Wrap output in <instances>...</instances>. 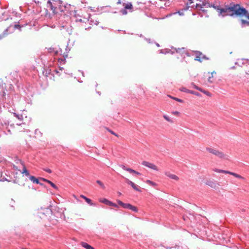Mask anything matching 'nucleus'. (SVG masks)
Listing matches in <instances>:
<instances>
[{
    "label": "nucleus",
    "mask_w": 249,
    "mask_h": 249,
    "mask_svg": "<svg viewBox=\"0 0 249 249\" xmlns=\"http://www.w3.org/2000/svg\"><path fill=\"white\" fill-rule=\"evenodd\" d=\"M219 13L223 16H245L249 19V13L246 9L241 8L239 5H234L233 6L225 7L219 9Z\"/></svg>",
    "instance_id": "1"
},
{
    "label": "nucleus",
    "mask_w": 249,
    "mask_h": 249,
    "mask_svg": "<svg viewBox=\"0 0 249 249\" xmlns=\"http://www.w3.org/2000/svg\"><path fill=\"white\" fill-rule=\"evenodd\" d=\"M61 1L60 0H49L47 1V7L52 10L53 13L55 15L57 13L58 9L61 12L63 11V10L61 9Z\"/></svg>",
    "instance_id": "2"
},
{
    "label": "nucleus",
    "mask_w": 249,
    "mask_h": 249,
    "mask_svg": "<svg viewBox=\"0 0 249 249\" xmlns=\"http://www.w3.org/2000/svg\"><path fill=\"white\" fill-rule=\"evenodd\" d=\"M206 150L209 153L215 155L218 158L222 160H228V156L226 154H224L222 151H220L216 149L211 148V147H207Z\"/></svg>",
    "instance_id": "3"
},
{
    "label": "nucleus",
    "mask_w": 249,
    "mask_h": 249,
    "mask_svg": "<svg viewBox=\"0 0 249 249\" xmlns=\"http://www.w3.org/2000/svg\"><path fill=\"white\" fill-rule=\"evenodd\" d=\"M123 6H124V8L120 10V13L122 15H126L128 14V11L129 12H132L134 11L133 6L132 4L130 2H128L127 3H123Z\"/></svg>",
    "instance_id": "4"
},
{
    "label": "nucleus",
    "mask_w": 249,
    "mask_h": 249,
    "mask_svg": "<svg viewBox=\"0 0 249 249\" xmlns=\"http://www.w3.org/2000/svg\"><path fill=\"white\" fill-rule=\"evenodd\" d=\"M142 165L146 166L149 168H150L155 171H159L158 167L152 163L146 161H143L142 162Z\"/></svg>",
    "instance_id": "5"
},
{
    "label": "nucleus",
    "mask_w": 249,
    "mask_h": 249,
    "mask_svg": "<svg viewBox=\"0 0 249 249\" xmlns=\"http://www.w3.org/2000/svg\"><path fill=\"white\" fill-rule=\"evenodd\" d=\"M208 58L206 57L205 55H203L200 52H196V57L195 60L196 61H198L199 62H202L203 60L207 59Z\"/></svg>",
    "instance_id": "6"
},
{
    "label": "nucleus",
    "mask_w": 249,
    "mask_h": 249,
    "mask_svg": "<svg viewBox=\"0 0 249 249\" xmlns=\"http://www.w3.org/2000/svg\"><path fill=\"white\" fill-rule=\"evenodd\" d=\"M176 51L177 53H179L182 56L185 57V55L189 56V53L185 48L176 49Z\"/></svg>",
    "instance_id": "7"
},
{
    "label": "nucleus",
    "mask_w": 249,
    "mask_h": 249,
    "mask_svg": "<svg viewBox=\"0 0 249 249\" xmlns=\"http://www.w3.org/2000/svg\"><path fill=\"white\" fill-rule=\"evenodd\" d=\"M165 175L171 179L178 180L179 178L175 174H172L170 171H165L164 173Z\"/></svg>",
    "instance_id": "8"
},
{
    "label": "nucleus",
    "mask_w": 249,
    "mask_h": 249,
    "mask_svg": "<svg viewBox=\"0 0 249 249\" xmlns=\"http://www.w3.org/2000/svg\"><path fill=\"white\" fill-rule=\"evenodd\" d=\"M192 85L194 89L199 90L200 91L204 93L205 94H206V95H207L208 96H211V94L209 91L203 89H201V88L198 87V86H196L194 83H192Z\"/></svg>",
    "instance_id": "9"
},
{
    "label": "nucleus",
    "mask_w": 249,
    "mask_h": 249,
    "mask_svg": "<svg viewBox=\"0 0 249 249\" xmlns=\"http://www.w3.org/2000/svg\"><path fill=\"white\" fill-rule=\"evenodd\" d=\"M74 20L76 22H85V21H87V18H84L83 19H82L81 18V17L79 16V15H74Z\"/></svg>",
    "instance_id": "10"
},
{
    "label": "nucleus",
    "mask_w": 249,
    "mask_h": 249,
    "mask_svg": "<svg viewBox=\"0 0 249 249\" xmlns=\"http://www.w3.org/2000/svg\"><path fill=\"white\" fill-rule=\"evenodd\" d=\"M29 178H30V180L32 182H33V183H36V184H40V185H42V184L40 183V182L39 181V178H37L33 176H30Z\"/></svg>",
    "instance_id": "11"
},
{
    "label": "nucleus",
    "mask_w": 249,
    "mask_h": 249,
    "mask_svg": "<svg viewBox=\"0 0 249 249\" xmlns=\"http://www.w3.org/2000/svg\"><path fill=\"white\" fill-rule=\"evenodd\" d=\"M117 203H118V204L119 205L121 206L124 208H125V209H128L129 208V206L130 205V204H129V203H124L122 201H121L120 200H117Z\"/></svg>",
    "instance_id": "12"
},
{
    "label": "nucleus",
    "mask_w": 249,
    "mask_h": 249,
    "mask_svg": "<svg viewBox=\"0 0 249 249\" xmlns=\"http://www.w3.org/2000/svg\"><path fill=\"white\" fill-rule=\"evenodd\" d=\"M21 164L23 166V170L21 172V173L24 174L26 176L29 177L30 176L29 172L27 170L25 165L22 162H21Z\"/></svg>",
    "instance_id": "13"
},
{
    "label": "nucleus",
    "mask_w": 249,
    "mask_h": 249,
    "mask_svg": "<svg viewBox=\"0 0 249 249\" xmlns=\"http://www.w3.org/2000/svg\"><path fill=\"white\" fill-rule=\"evenodd\" d=\"M80 244L83 248L86 249H95L93 247L86 242H82Z\"/></svg>",
    "instance_id": "14"
},
{
    "label": "nucleus",
    "mask_w": 249,
    "mask_h": 249,
    "mask_svg": "<svg viewBox=\"0 0 249 249\" xmlns=\"http://www.w3.org/2000/svg\"><path fill=\"white\" fill-rule=\"evenodd\" d=\"M227 174H230V175H232L233 176L235 177V178H238L245 179L244 178H243V177H242L240 175L237 174L235 173H233V172H230V171H228Z\"/></svg>",
    "instance_id": "15"
},
{
    "label": "nucleus",
    "mask_w": 249,
    "mask_h": 249,
    "mask_svg": "<svg viewBox=\"0 0 249 249\" xmlns=\"http://www.w3.org/2000/svg\"><path fill=\"white\" fill-rule=\"evenodd\" d=\"M213 171L215 172H216V173H224V174H227V171H226V170H222V169H219L217 168H213Z\"/></svg>",
    "instance_id": "16"
},
{
    "label": "nucleus",
    "mask_w": 249,
    "mask_h": 249,
    "mask_svg": "<svg viewBox=\"0 0 249 249\" xmlns=\"http://www.w3.org/2000/svg\"><path fill=\"white\" fill-rule=\"evenodd\" d=\"M99 201L101 203H104L107 205H109L110 201L107 200L106 198H100Z\"/></svg>",
    "instance_id": "17"
},
{
    "label": "nucleus",
    "mask_w": 249,
    "mask_h": 249,
    "mask_svg": "<svg viewBox=\"0 0 249 249\" xmlns=\"http://www.w3.org/2000/svg\"><path fill=\"white\" fill-rule=\"evenodd\" d=\"M127 171L129 172L130 173H134L138 175H141V173L129 168H127L126 170Z\"/></svg>",
    "instance_id": "18"
},
{
    "label": "nucleus",
    "mask_w": 249,
    "mask_h": 249,
    "mask_svg": "<svg viewBox=\"0 0 249 249\" xmlns=\"http://www.w3.org/2000/svg\"><path fill=\"white\" fill-rule=\"evenodd\" d=\"M127 171L129 172L130 173H134L138 175H141V173L129 168H127L126 170Z\"/></svg>",
    "instance_id": "19"
},
{
    "label": "nucleus",
    "mask_w": 249,
    "mask_h": 249,
    "mask_svg": "<svg viewBox=\"0 0 249 249\" xmlns=\"http://www.w3.org/2000/svg\"><path fill=\"white\" fill-rule=\"evenodd\" d=\"M132 188H133L135 190H136V191H138V192H141V189H140V187L138 185H137L135 184V183H134V184H133V185H132Z\"/></svg>",
    "instance_id": "20"
},
{
    "label": "nucleus",
    "mask_w": 249,
    "mask_h": 249,
    "mask_svg": "<svg viewBox=\"0 0 249 249\" xmlns=\"http://www.w3.org/2000/svg\"><path fill=\"white\" fill-rule=\"evenodd\" d=\"M128 209H130V210H132V211H134L135 212H137L138 211V210L136 207L134 206L131 204H130Z\"/></svg>",
    "instance_id": "21"
},
{
    "label": "nucleus",
    "mask_w": 249,
    "mask_h": 249,
    "mask_svg": "<svg viewBox=\"0 0 249 249\" xmlns=\"http://www.w3.org/2000/svg\"><path fill=\"white\" fill-rule=\"evenodd\" d=\"M145 182L146 183L148 184L149 185H151L152 186H157V184L155 182H154L153 181H151L150 180H146L145 181Z\"/></svg>",
    "instance_id": "22"
},
{
    "label": "nucleus",
    "mask_w": 249,
    "mask_h": 249,
    "mask_svg": "<svg viewBox=\"0 0 249 249\" xmlns=\"http://www.w3.org/2000/svg\"><path fill=\"white\" fill-rule=\"evenodd\" d=\"M163 117L164 119L165 120H166L167 122H170V123L173 122L172 119H171L169 116H168L166 115H164Z\"/></svg>",
    "instance_id": "23"
},
{
    "label": "nucleus",
    "mask_w": 249,
    "mask_h": 249,
    "mask_svg": "<svg viewBox=\"0 0 249 249\" xmlns=\"http://www.w3.org/2000/svg\"><path fill=\"white\" fill-rule=\"evenodd\" d=\"M48 183H49V184H50V185L53 187L54 189H56V190H57L58 189V187H57V186L54 184L53 182H52V181H51L50 180H48Z\"/></svg>",
    "instance_id": "24"
},
{
    "label": "nucleus",
    "mask_w": 249,
    "mask_h": 249,
    "mask_svg": "<svg viewBox=\"0 0 249 249\" xmlns=\"http://www.w3.org/2000/svg\"><path fill=\"white\" fill-rule=\"evenodd\" d=\"M86 202L90 206H95V204L93 203L91 200L89 198H88Z\"/></svg>",
    "instance_id": "25"
},
{
    "label": "nucleus",
    "mask_w": 249,
    "mask_h": 249,
    "mask_svg": "<svg viewBox=\"0 0 249 249\" xmlns=\"http://www.w3.org/2000/svg\"><path fill=\"white\" fill-rule=\"evenodd\" d=\"M125 182H126L127 184H129V185H131V187L132 186L133 184L134 183V182H133L132 181H131V180H130L129 179L126 178H125Z\"/></svg>",
    "instance_id": "26"
},
{
    "label": "nucleus",
    "mask_w": 249,
    "mask_h": 249,
    "mask_svg": "<svg viewBox=\"0 0 249 249\" xmlns=\"http://www.w3.org/2000/svg\"><path fill=\"white\" fill-rule=\"evenodd\" d=\"M190 93L192 94L195 95H196L197 96H201L200 94L198 92H196V91H194L191 90H190Z\"/></svg>",
    "instance_id": "27"
},
{
    "label": "nucleus",
    "mask_w": 249,
    "mask_h": 249,
    "mask_svg": "<svg viewBox=\"0 0 249 249\" xmlns=\"http://www.w3.org/2000/svg\"><path fill=\"white\" fill-rule=\"evenodd\" d=\"M213 73H215V72L214 71H213V72L211 73V76L209 77L208 81L210 83H213Z\"/></svg>",
    "instance_id": "28"
},
{
    "label": "nucleus",
    "mask_w": 249,
    "mask_h": 249,
    "mask_svg": "<svg viewBox=\"0 0 249 249\" xmlns=\"http://www.w3.org/2000/svg\"><path fill=\"white\" fill-rule=\"evenodd\" d=\"M180 90L181 91H183V92H186V93H190V90L189 89H187L186 88H181Z\"/></svg>",
    "instance_id": "29"
},
{
    "label": "nucleus",
    "mask_w": 249,
    "mask_h": 249,
    "mask_svg": "<svg viewBox=\"0 0 249 249\" xmlns=\"http://www.w3.org/2000/svg\"><path fill=\"white\" fill-rule=\"evenodd\" d=\"M169 97H170V98H172L173 99L178 102H180V103H182L183 102V101L180 99H179V98H176V97H172L170 95L168 96Z\"/></svg>",
    "instance_id": "30"
},
{
    "label": "nucleus",
    "mask_w": 249,
    "mask_h": 249,
    "mask_svg": "<svg viewBox=\"0 0 249 249\" xmlns=\"http://www.w3.org/2000/svg\"><path fill=\"white\" fill-rule=\"evenodd\" d=\"M96 182L103 189L105 188L104 184L100 180H97Z\"/></svg>",
    "instance_id": "31"
},
{
    "label": "nucleus",
    "mask_w": 249,
    "mask_h": 249,
    "mask_svg": "<svg viewBox=\"0 0 249 249\" xmlns=\"http://www.w3.org/2000/svg\"><path fill=\"white\" fill-rule=\"evenodd\" d=\"M241 23H242V25H244L245 24H247L248 25H249V22L246 21V20H245L244 19H242L241 20Z\"/></svg>",
    "instance_id": "32"
},
{
    "label": "nucleus",
    "mask_w": 249,
    "mask_h": 249,
    "mask_svg": "<svg viewBox=\"0 0 249 249\" xmlns=\"http://www.w3.org/2000/svg\"><path fill=\"white\" fill-rule=\"evenodd\" d=\"M109 206H113V207H116V208H118V205L116 204H115L114 203H113L111 201L110 202Z\"/></svg>",
    "instance_id": "33"
},
{
    "label": "nucleus",
    "mask_w": 249,
    "mask_h": 249,
    "mask_svg": "<svg viewBox=\"0 0 249 249\" xmlns=\"http://www.w3.org/2000/svg\"><path fill=\"white\" fill-rule=\"evenodd\" d=\"M172 114L176 115V116H178L179 114V112L178 111H173L172 112Z\"/></svg>",
    "instance_id": "34"
},
{
    "label": "nucleus",
    "mask_w": 249,
    "mask_h": 249,
    "mask_svg": "<svg viewBox=\"0 0 249 249\" xmlns=\"http://www.w3.org/2000/svg\"><path fill=\"white\" fill-rule=\"evenodd\" d=\"M39 180H42L44 182H48V179H46V178H39Z\"/></svg>",
    "instance_id": "35"
},
{
    "label": "nucleus",
    "mask_w": 249,
    "mask_h": 249,
    "mask_svg": "<svg viewBox=\"0 0 249 249\" xmlns=\"http://www.w3.org/2000/svg\"><path fill=\"white\" fill-rule=\"evenodd\" d=\"M80 197L81 198H83L85 201H86L87 200V199L88 198V197H87L86 196H85L83 195H81L80 196Z\"/></svg>",
    "instance_id": "36"
},
{
    "label": "nucleus",
    "mask_w": 249,
    "mask_h": 249,
    "mask_svg": "<svg viewBox=\"0 0 249 249\" xmlns=\"http://www.w3.org/2000/svg\"><path fill=\"white\" fill-rule=\"evenodd\" d=\"M80 197L81 198H83L85 201H86L87 200V199L88 198V197H87L86 196H85L83 195H81L80 196Z\"/></svg>",
    "instance_id": "37"
},
{
    "label": "nucleus",
    "mask_w": 249,
    "mask_h": 249,
    "mask_svg": "<svg viewBox=\"0 0 249 249\" xmlns=\"http://www.w3.org/2000/svg\"><path fill=\"white\" fill-rule=\"evenodd\" d=\"M44 171H45L46 172H47L48 173H52V170L50 169H44Z\"/></svg>",
    "instance_id": "38"
},
{
    "label": "nucleus",
    "mask_w": 249,
    "mask_h": 249,
    "mask_svg": "<svg viewBox=\"0 0 249 249\" xmlns=\"http://www.w3.org/2000/svg\"><path fill=\"white\" fill-rule=\"evenodd\" d=\"M15 116L19 120L22 119V116H19L18 115H17L16 114H15Z\"/></svg>",
    "instance_id": "39"
},
{
    "label": "nucleus",
    "mask_w": 249,
    "mask_h": 249,
    "mask_svg": "<svg viewBox=\"0 0 249 249\" xmlns=\"http://www.w3.org/2000/svg\"><path fill=\"white\" fill-rule=\"evenodd\" d=\"M121 167H122V168L123 170H125V171L126 170L127 167L125 166L124 165H121Z\"/></svg>",
    "instance_id": "40"
},
{
    "label": "nucleus",
    "mask_w": 249,
    "mask_h": 249,
    "mask_svg": "<svg viewBox=\"0 0 249 249\" xmlns=\"http://www.w3.org/2000/svg\"><path fill=\"white\" fill-rule=\"evenodd\" d=\"M122 4L121 0H118L117 2V4Z\"/></svg>",
    "instance_id": "41"
},
{
    "label": "nucleus",
    "mask_w": 249,
    "mask_h": 249,
    "mask_svg": "<svg viewBox=\"0 0 249 249\" xmlns=\"http://www.w3.org/2000/svg\"><path fill=\"white\" fill-rule=\"evenodd\" d=\"M0 181H4L5 180H7V179L6 178H0Z\"/></svg>",
    "instance_id": "42"
},
{
    "label": "nucleus",
    "mask_w": 249,
    "mask_h": 249,
    "mask_svg": "<svg viewBox=\"0 0 249 249\" xmlns=\"http://www.w3.org/2000/svg\"><path fill=\"white\" fill-rule=\"evenodd\" d=\"M90 28H91V27H90V26H89V27H88V28H85V30H89V29H90Z\"/></svg>",
    "instance_id": "43"
},
{
    "label": "nucleus",
    "mask_w": 249,
    "mask_h": 249,
    "mask_svg": "<svg viewBox=\"0 0 249 249\" xmlns=\"http://www.w3.org/2000/svg\"><path fill=\"white\" fill-rule=\"evenodd\" d=\"M110 132H111V134L116 135V134L113 131H110Z\"/></svg>",
    "instance_id": "44"
},
{
    "label": "nucleus",
    "mask_w": 249,
    "mask_h": 249,
    "mask_svg": "<svg viewBox=\"0 0 249 249\" xmlns=\"http://www.w3.org/2000/svg\"><path fill=\"white\" fill-rule=\"evenodd\" d=\"M65 16H66L65 15H61V17H64V18Z\"/></svg>",
    "instance_id": "45"
},
{
    "label": "nucleus",
    "mask_w": 249,
    "mask_h": 249,
    "mask_svg": "<svg viewBox=\"0 0 249 249\" xmlns=\"http://www.w3.org/2000/svg\"><path fill=\"white\" fill-rule=\"evenodd\" d=\"M14 168L15 169L17 170V167H16L15 166H14Z\"/></svg>",
    "instance_id": "46"
},
{
    "label": "nucleus",
    "mask_w": 249,
    "mask_h": 249,
    "mask_svg": "<svg viewBox=\"0 0 249 249\" xmlns=\"http://www.w3.org/2000/svg\"><path fill=\"white\" fill-rule=\"evenodd\" d=\"M75 198V199H77L76 197L75 196H73Z\"/></svg>",
    "instance_id": "47"
},
{
    "label": "nucleus",
    "mask_w": 249,
    "mask_h": 249,
    "mask_svg": "<svg viewBox=\"0 0 249 249\" xmlns=\"http://www.w3.org/2000/svg\"><path fill=\"white\" fill-rule=\"evenodd\" d=\"M17 125H21V124H17Z\"/></svg>",
    "instance_id": "48"
},
{
    "label": "nucleus",
    "mask_w": 249,
    "mask_h": 249,
    "mask_svg": "<svg viewBox=\"0 0 249 249\" xmlns=\"http://www.w3.org/2000/svg\"><path fill=\"white\" fill-rule=\"evenodd\" d=\"M65 25H63V26H62V27H63V28H64V27H65Z\"/></svg>",
    "instance_id": "49"
},
{
    "label": "nucleus",
    "mask_w": 249,
    "mask_h": 249,
    "mask_svg": "<svg viewBox=\"0 0 249 249\" xmlns=\"http://www.w3.org/2000/svg\"><path fill=\"white\" fill-rule=\"evenodd\" d=\"M97 22V23H96L95 24H96V25H98V22Z\"/></svg>",
    "instance_id": "50"
}]
</instances>
